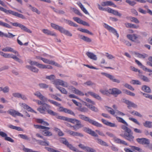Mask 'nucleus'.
I'll return each instance as SVG.
<instances>
[{"label":"nucleus","instance_id":"nucleus-31","mask_svg":"<svg viewBox=\"0 0 152 152\" xmlns=\"http://www.w3.org/2000/svg\"><path fill=\"white\" fill-rule=\"evenodd\" d=\"M42 31L45 34H47L48 35H50L52 36H56V34L53 32H51L50 30L47 29H43L42 30Z\"/></svg>","mask_w":152,"mask_h":152},{"label":"nucleus","instance_id":"nucleus-24","mask_svg":"<svg viewBox=\"0 0 152 152\" xmlns=\"http://www.w3.org/2000/svg\"><path fill=\"white\" fill-rule=\"evenodd\" d=\"M84 131L88 133L91 134L92 136L97 137H98V135L95 132L92 130L91 129L85 128H84Z\"/></svg>","mask_w":152,"mask_h":152},{"label":"nucleus","instance_id":"nucleus-54","mask_svg":"<svg viewBox=\"0 0 152 152\" xmlns=\"http://www.w3.org/2000/svg\"><path fill=\"white\" fill-rule=\"evenodd\" d=\"M73 10L74 12L76 14L80 16H83L82 14L80 12V11L78 10L76 8H73Z\"/></svg>","mask_w":152,"mask_h":152},{"label":"nucleus","instance_id":"nucleus-3","mask_svg":"<svg viewBox=\"0 0 152 152\" xmlns=\"http://www.w3.org/2000/svg\"><path fill=\"white\" fill-rule=\"evenodd\" d=\"M79 116L81 119L86 121L88 122L89 123L95 126L99 127L102 126V124L95 121L90 119L88 117L83 115H80Z\"/></svg>","mask_w":152,"mask_h":152},{"label":"nucleus","instance_id":"nucleus-52","mask_svg":"<svg viewBox=\"0 0 152 152\" xmlns=\"http://www.w3.org/2000/svg\"><path fill=\"white\" fill-rule=\"evenodd\" d=\"M48 101L50 102L51 103L53 104L54 105H55L59 107L61 105V104L58 103V102L53 101L52 100H48Z\"/></svg>","mask_w":152,"mask_h":152},{"label":"nucleus","instance_id":"nucleus-9","mask_svg":"<svg viewBox=\"0 0 152 152\" xmlns=\"http://www.w3.org/2000/svg\"><path fill=\"white\" fill-rule=\"evenodd\" d=\"M50 107L49 105L47 104H45V105H43L42 106H40V107L37 108V110L40 113L45 114L46 111L48 113V110H52L49 109Z\"/></svg>","mask_w":152,"mask_h":152},{"label":"nucleus","instance_id":"nucleus-39","mask_svg":"<svg viewBox=\"0 0 152 152\" xmlns=\"http://www.w3.org/2000/svg\"><path fill=\"white\" fill-rule=\"evenodd\" d=\"M143 125L146 127L149 128L152 127V122L149 121H146L143 123Z\"/></svg>","mask_w":152,"mask_h":152},{"label":"nucleus","instance_id":"nucleus-11","mask_svg":"<svg viewBox=\"0 0 152 152\" xmlns=\"http://www.w3.org/2000/svg\"><path fill=\"white\" fill-rule=\"evenodd\" d=\"M101 74L107 77L112 80L113 82L118 83H119L120 82V81L119 80L115 78V77L113 76L110 74L103 72H101Z\"/></svg>","mask_w":152,"mask_h":152},{"label":"nucleus","instance_id":"nucleus-41","mask_svg":"<svg viewBox=\"0 0 152 152\" xmlns=\"http://www.w3.org/2000/svg\"><path fill=\"white\" fill-rule=\"evenodd\" d=\"M49 129H44L45 130L43 131L42 132L43 133V134L45 136H51L52 135V133L49 131H48V130Z\"/></svg>","mask_w":152,"mask_h":152},{"label":"nucleus","instance_id":"nucleus-26","mask_svg":"<svg viewBox=\"0 0 152 152\" xmlns=\"http://www.w3.org/2000/svg\"><path fill=\"white\" fill-rule=\"evenodd\" d=\"M97 6L98 9L100 10L106 11L110 13H112L113 10L112 9L110 8L107 7V8H106L103 7L99 4H97Z\"/></svg>","mask_w":152,"mask_h":152},{"label":"nucleus","instance_id":"nucleus-4","mask_svg":"<svg viewBox=\"0 0 152 152\" xmlns=\"http://www.w3.org/2000/svg\"><path fill=\"white\" fill-rule=\"evenodd\" d=\"M0 10L4 12L7 14H12L13 15L21 18L23 19H25V18L22 14H19L17 12L13 11L11 10H7L6 9L0 6Z\"/></svg>","mask_w":152,"mask_h":152},{"label":"nucleus","instance_id":"nucleus-43","mask_svg":"<svg viewBox=\"0 0 152 152\" xmlns=\"http://www.w3.org/2000/svg\"><path fill=\"white\" fill-rule=\"evenodd\" d=\"M135 54L137 55V57L140 58H144L148 56V55L145 53L143 54H140L139 53L135 52Z\"/></svg>","mask_w":152,"mask_h":152},{"label":"nucleus","instance_id":"nucleus-37","mask_svg":"<svg viewBox=\"0 0 152 152\" xmlns=\"http://www.w3.org/2000/svg\"><path fill=\"white\" fill-rule=\"evenodd\" d=\"M80 38L85 42H91V39L88 37L82 35L80 36Z\"/></svg>","mask_w":152,"mask_h":152},{"label":"nucleus","instance_id":"nucleus-46","mask_svg":"<svg viewBox=\"0 0 152 152\" xmlns=\"http://www.w3.org/2000/svg\"><path fill=\"white\" fill-rule=\"evenodd\" d=\"M84 150L87 152H96L95 150L88 146H86Z\"/></svg>","mask_w":152,"mask_h":152},{"label":"nucleus","instance_id":"nucleus-35","mask_svg":"<svg viewBox=\"0 0 152 152\" xmlns=\"http://www.w3.org/2000/svg\"><path fill=\"white\" fill-rule=\"evenodd\" d=\"M142 89L144 91L147 93H150L151 92V90L150 88L148 86L145 85L142 86Z\"/></svg>","mask_w":152,"mask_h":152},{"label":"nucleus","instance_id":"nucleus-5","mask_svg":"<svg viewBox=\"0 0 152 152\" xmlns=\"http://www.w3.org/2000/svg\"><path fill=\"white\" fill-rule=\"evenodd\" d=\"M53 83L57 88V87H60L59 86V85L65 87H67L68 86V84L66 82L59 79L54 80L53 81Z\"/></svg>","mask_w":152,"mask_h":152},{"label":"nucleus","instance_id":"nucleus-61","mask_svg":"<svg viewBox=\"0 0 152 152\" xmlns=\"http://www.w3.org/2000/svg\"><path fill=\"white\" fill-rule=\"evenodd\" d=\"M39 144L42 145L48 146L49 145L48 142H47L42 140H40L39 142Z\"/></svg>","mask_w":152,"mask_h":152},{"label":"nucleus","instance_id":"nucleus-13","mask_svg":"<svg viewBox=\"0 0 152 152\" xmlns=\"http://www.w3.org/2000/svg\"><path fill=\"white\" fill-rule=\"evenodd\" d=\"M8 113L12 116L15 117L16 116L23 117V115L18 111L10 109L7 111Z\"/></svg>","mask_w":152,"mask_h":152},{"label":"nucleus","instance_id":"nucleus-51","mask_svg":"<svg viewBox=\"0 0 152 152\" xmlns=\"http://www.w3.org/2000/svg\"><path fill=\"white\" fill-rule=\"evenodd\" d=\"M29 7H31V9L33 12H35L38 14L40 13V11H39L37 8L32 7L31 5H30Z\"/></svg>","mask_w":152,"mask_h":152},{"label":"nucleus","instance_id":"nucleus-60","mask_svg":"<svg viewBox=\"0 0 152 152\" xmlns=\"http://www.w3.org/2000/svg\"><path fill=\"white\" fill-rule=\"evenodd\" d=\"M131 83L133 84L141 85V83L138 80H132L131 82Z\"/></svg>","mask_w":152,"mask_h":152},{"label":"nucleus","instance_id":"nucleus-45","mask_svg":"<svg viewBox=\"0 0 152 152\" xmlns=\"http://www.w3.org/2000/svg\"><path fill=\"white\" fill-rule=\"evenodd\" d=\"M100 92L103 94L108 95L110 94V89L109 90L101 89L100 90Z\"/></svg>","mask_w":152,"mask_h":152},{"label":"nucleus","instance_id":"nucleus-53","mask_svg":"<svg viewBox=\"0 0 152 152\" xmlns=\"http://www.w3.org/2000/svg\"><path fill=\"white\" fill-rule=\"evenodd\" d=\"M140 78L142 80L146 82H149L150 81V80L149 78L145 76L142 75L140 77Z\"/></svg>","mask_w":152,"mask_h":152},{"label":"nucleus","instance_id":"nucleus-20","mask_svg":"<svg viewBox=\"0 0 152 152\" xmlns=\"http://www.w3.org/2000/svg\"><path fill=\"white\" fill-rule=\"evenodd\" d=\"M126 36L128 39L133 42H136L139 37V36L137 35L134 34H129L127 35Z\"/></svg>","mask_w":152,"mask_h":152},{"label":"nucleus","instance_id":"nucleus-48","mask_svg":"<svg viewBox=\"0 0 152 152\" xmlns=\"http://www.w3.org/2000/svg\"><path fill=\"white\" fill-rule=\"evenodd\" d=\"M66 22L67 23L71 26H73L75 27H77L78 26V25L77 24L70 20H66Z\"/></svg>","mask_w":152,"mask_h":152},{"label":"nucleus","instance_id":"nucleus-10","mask_svg":"<svg viewBox=\"0 0 152 152\" xmlns=\"http://www.w3.org/2000/svg\"><path fill=\"white\" fill-rule=\"evenodd\" d=\"M11 23L14 26L19 27L22 30L25 31L29 33H31V31L30 29L21 24L18 23Z\"/></svg>","mask_w":152,"mask_h":152},{"label":"nucleus","instance_id":"nucleus-40","mask_svg":"<svg viewBox=\"0 0 152 152\" xmlns=\"http://www.w3.org/2000/svg\"><path fill=\"white\" fill-rule=\"evenodd\" d=\"M86 105L88 107V108L92 111L95 112H97L98 111V109L96 107L92 105L86 104Z\"/></svg>","mask_w":152,"mask_h":152},{"label":"nucleus","instance_id":"nucleus-38","mask_svg":"<svg viewBox=\"0 0 152 152\" xmlns=\"http://www.w3.org/2000/svg\"><path fill=\"white\" fill-rule=\"evenodd\" d=\"M34 126L36 129H50L49 127L38 125H34Z\"/></svg>","mask_w":152,"mask_h":152},{"label":"nucleus","instance_id":"nucleus-12","mask_svg":"<svg viewBox=\"0 0 152 152\" xmlns=\"http://www.w3.org/2000/svg\"><path fill=\"white\" fill-rule=\"evenodd\" d=\"M104 27L110 32H112L118 38L119 37V35L117 31L113 27L109 26L106 23H104Z\"/></svg>","mask_w":152,"mask_h":152},{"label":"nucleus","instance_id":"nucleus-18","mask_svg":"<svg viewBox=\"0 0 152 152\" xmlns=\"http://www.w3.org/2000/svg\"><path fill=\"white\" fill-rule=\"evenodd\" d=\"M66 132L68 134L72 136H80L81 137H82L83 136V134L81 133L74 132L70 130H67Z\"/></svg>","mask_w":152,"mask_h":152},{"label":"nucleus","instance_id":"nucleus-8","mask_svg":"<svg viewBox=\"0 0 152 152\" xmlns=\"http://www.w3.org/2000/svg\"><path fill=\"white\" fill-rule=\"evenodd\" d=\"M59 140L61 142L66 145L70 149L74 151H77V148L74 147L72 145L69 144L65 138H61L59 139Z\"/></svg>","mask_w":152,"mask_h":152},{"label":"nucleus","instance_id":"nucleus-30","mask_svg":"<svg viewBox=\"0 0 152 152\" xmlns=\"http://www.w3.org/2000/svg\"><path fill=\"white\" fill-rule=\"evenodd\" d=\"M2 50L4 52H11L17 54L18 53L17 51L14 50L11 47H7L2 49Z\"/></svg>","mask_w":152,"mask_h":152},{"label":"nucleus","instance_id":"nucleus-28","mask_svg":"<svg viewBox=\"0 0 152 152\" xmlns=\"http://www.w3.org/2000/svg\"><path fill=\"white\" fill-rule=\"evenodd\" d=\"M4 36L5 37L12 38L14 37L15 35H13L12 33L8 32V34H4L3 32L0 31V37H3Z\"/></svg>","mask_w":152,"mask_h":152},{"label":"nucleus","instance_id":"nucleus-50","mask_svg":"<svg viewBox=\"0 0 152 152\" xmlns=\"http://www.w3.org/2000/svg\"><path fill=\"white\" fill-rule=\"evenodd\" d=\"M130 113L133 115H136L140 117H142V115L137 111H133L130 112Z\"/></svg>","mask_w":152,"mask_h":152},{"label":"nucleus","instance_id":"nucleus-22","mask_svg":"<svg viewBox=\"0 0 152 152\" xmlns=\"http://www.w3.org/2000/svg\"><path fill=\"white\" fill-rule=\"evenodd\" d=\"M69 122L72 123L73 124H75L76 123L75 125L78 127H79L80 128L83 126L80 121L76 119L70 118Z\"/></svg>","mask_w":152,"mask_h":152},{"label":"nucleus","instance_id":"nucleus-25","mask_svg":"<svg viewBox=\"0 0 152 152\" xmlns=\"http://www.w3.org/2000/svg\"><path fill=\"white\" fill-rule=\"evenodd\" d=\"M101 121L102 123L105 125L111 127H116L117 126L115 124L109 122L104 119H102Z\"/></svg>","mask_w":152,"mask_h":152},{"label":"nucleus","instance_id":"nucleus-17","mask_svg":"<svg viewBox=\"0 0 152 152\" xmlns=\"http://www.w3.org/2000/svg\"><path fill=\"white\" fill-rule=\"evenodd\" d=\"M20 104L21 107L23 108L24 109H26L28 111L37 113V112L36 111L34 110L31 107L27 105L26 104L22 103Z\"/></svg>","mask_w":152,"mask_h":152},{"label":"nucleus","instance_id":"nucleus-42","mask_svg":"<svg viewBox=\"0 0 152 152\" xmlns=\"http://www.w3.org/2000/svg\"><path fill=\"white\" fill-rule=\"evenodd\" d=\"M77 30L81 32L87 33L88 34L91 35H93V34L92 32L90 31L89 30L87 29H83L82 28H78Z\"/></svg>","mask_w":152,"mask_h":152},{"label":"nucleus","instance_id":"nucleus-62","mask_svg":"<svg viewBox=\"0 0 152 152\" xmlns=\"http://www.w3.org/2000/svg\"><path fill=\"white\" fill-rule=\"evenodd\" d=\"M149 61L147 62V64L150 66L152 67V56H150L148 58Z\"/></svg>","mask_w":152,"mask_h":152},{"label":"nucleus","instance_id":"nucleus-59","mask_svg":"<svg viewBox=\"0 0 152 152\" xmlns=\"http://www.w3.org/2000/svg\"><path fill=\"white\" fill-rule=\"evenodd\" d=\"M39 86L40 88H48V86L45 84L41 83L39 84Z\"/></svg>","mask_w":152,"mask_h":152},{"label":"nucleus","instance_id":"nucleus-16","mask_svg":"<svg viewBox=\"0 0 152 152\" xmlns=\"http://www.w3.org/2000/svg\"><path fill=\"white\" fill-rule=\"evenodd\" d=\"M69 89L71 90L72 91L73 93L80 96H83L84 95V93L80 91L79 90L75 88L73 86H70L69 87Z\"/></svg>","mask_w":152,"mask_h":152},{"label":"nucleus","instance_id":"nucleus-47","mask_svg":"<svg viewBox=\"0 0 152 152\" xmlns=\"http://www.w3.org/2000/svg\"><path fill=\"white\" fill-rule=\"evenodd\" d=\"M57 89H58L62 94H66L67 93V91L64 88L61 87H57Z\"/></svg>","mask_w":152,"mask_h":152},{"label":"nucleus","instance_id":"nucleus-21","mask_svg":"<svg viewBox=\"0 0 152 152\" xmlns=\"http://www.w3.org/2000/svg\"><path fill=\"white\" fill-rule=\"evenodd\" d=\"M34 95L44 102H47L48 99L45 97L39 91L36 92L34 94Z\"/></svg>","mask_w":152,"mask_h":152},{"label":"nucleus","instance_id":"nucleus-64","mask_svg":"<svg viewBox=\"0 0 152 152\" xmlns=\"http://www.w3.org/2000/svg\"><path fill=\"white\" fill-rule=\"evenodd\" d=\"M124 86L128 88V89H129L131 91H133L134 90V88H133L131 86L129 85L128 84H127V83L125 84Z\"/></svg>","mask_w":152,"mask_h":152},{"label":"nucleus","instance_id":"nucleus-33","mask_svg":"<svg viewBox=\"0 0 152 152\" xmlns=\"http://www.w3.org/2000/svg\"><path fill=\"white\" fill-rule=\"evenodd\" d=\"M77 4L81 8V10L85 14H88V11L83 7V5L81 2H78L77 3Z\"/></svg>","mask_w":152,"mask_h":152},{"label":"nucleus","instance_id":"nucleus-15","mask_svg":"<svg viewBox=\"0 0 152 152\" xmlns=\"http://www.w3.org/2000/svg\"><path fill=\"white\" fill-rule=\"evenodd\" d=\"M136 140L138 142L143 145H148L150 143L149 140L145 138H137Z\"/></svg>","mask_w":152,"mask_h":152},{"label":"nucleus","instance_id":"nucleus-14","mask_svg":"<svg viewBox=\"0 0 152 152\" xmlns=\"http://www.w3.org/2000/svg\"><path fill=\"white\" fill-rule=\"evenodd\" d=\"M58 110L60 111L66 113H67L72 115H75V114L72 111L63 107H59Z\"/></svg>","mask_w":152,"mask_h":152},{"label":"nucleus","instance_id":"nucleus-19","mask_svg":"<svg viewBox=\"0 0 152 152\" xmlns=\"http://www.w3.org/2000/svg\"><path fill=\"white\" fill-rule=\"evenodd\" d=\"M40 59L45 63L51 64L58 66H59V64L56 63L54 61L50 60L43 58H41Z\"/></svg>","mask_w":152,"mask_h":152},{"label":"nucleus","instance_id":"nucleus-32","mask_svg":"<svg viewBox=\"0 0 152 152\" xmlns=\"http://www.w3.org/2000/svg\"><path fill=\"white\" fill-rule=\"evenodd\" d=\"M26 67L30 70L32 72L35 73H37L39 71V70L38 69L33 66L27 65L26 66Z\"/></svg>","mask_w":152,"mask_h":152},{"label":"nucleus","instance_id":"nucleus-1","mask_svg":"<svg viewBox=\"0 0 152 152\" xmlns=\"http://www.w3.org/2000/svg\"><path fill=\"white\" fill-rule=\"evenodd\" d=\"M116 118L118 122L124 124L121 125V128L124 131L125 133L124 134H120V136L130 142H133L134 137L133 135V133L131 130L128 127V124L124 119L120 117L117 116Z\"/></svg>","mask_w":152,"mask_h":152},{"label":"nucleus","instance_id":"nucleus-58","mask_svg":"<svg viewBox=\"0 0 152 152\" xmlns=\"http://www.w3.org/2000/svg\"><path fill=\"white\" fill-rule=\"evenodd\" d=\"M98 142L102 145L107 146V143L101 139H98Z\"/></svg>","mask_w":152,"mask_h":152},{"label":"nucleus","instance_id":"nucleus-2","mask_svg":"<svg viewBox=\"0 0 152 152\" xmlns=\"http://www.w3.org/2000/svg\"><path fill=\"white\" fill-rule=\"evenodd\" d=\"M51 26L54 29L59 31L61 33L68 36L71 37L72 34L68 30L65 29L63 27L53 23H51Z\"/></svg>","mask_w":152,"mask_h":152},{"label":"nucleus","instance_id":"nucleus-55","mask_svg":"<svg viewBox=\"0 0 152 152\" xmlns=\"http://www.w3.org/2000/svg\"><path fill=\"white\" fill-rule=\"evenodd\" d=\"M142 69L145 71L150 72L151 73H150L149 74V75H152V70L151 69L147 68L145 66H142Z\"/></svg>","mask_w":152,"mask_h":152},{"label":"nucleus","instance_id":"nucleus-27","mask_svg":"<svg viewBox=\"0 0 152 152\" xmlns=\"http://www.w3.org/2000/svg\"><path fill=\"white\" fill-rule=\"evenodd\" d=\"M86 55L90 58L94 60H96L97 59V57L96 55L92 53L89 52H87L86 53Z\"/></svg>","mask_w":152,"mask_h":152},{"label":"nucleus","instance_id":"nucleus-34","mask_svg":"<svg viewBox=\"0 0 152 152\" xmlns=\"http://www.w3.org/2000/svg\"><path fill=\"white\" fill-rule=\"evenodd\" d=\"M115 142L117 143L127 145V143L124 141L120 139L115 138L114 139Z\"/></svg>","mask_w":152,"mask_h":152},{"label":"nucleus","instance_id":"nucleus-63","mask_svg":"<svg viewBox=\"0 0 152 152\" xmlns=\"http://www.w3.org/2000/svg\"><path fill=\"white\" fill-rule=\"evenodd\" d=\"M132 149L134 150H136L139 152H143V151L140 148L135 146H132Z\"/></svg>","mask_w":152,"mask_h":152},{"label":"nucleus","instance_id":"nucleus-49","mask_svg":"<svg viewBox=\"0 0 152 152\" xmlns=\"http://www.w3.org/2000/svg\"><path fill=\"white\" fill-rule=\"evenodd\" d=\"M77 110L82 112H86L88 111V109L85 107H80L77 109Z\"/></svg>","mask_w":152,"mask_h":152},{"label":"nucleus","instance_id":"nucleus-36","mask_svg":"<svg viewBox=\"0 0 152 152\" xmlns=\"http://www.w3.org/2000/svg\"><path fill=\"white\" fill-rule=\"evenodd\" d=\"M101 4L103 7L112 6V5L113 4V3L111 1H104L102 2Z\"/></svg>","mask_w":152,"mask_h":152},{"label":"nucleus","instance_id":"nucleus-6","mask_svg":"<svg viewBox=\"0 0 152 152\" xmlns=\"http://www.w3.org/2000/svg\"><path fill=\"white\" fill-rule=\"evenodd\" d=\"M48 114L53 116H55L56 118L62 120L69 122L70 118L58 115V113L53 110H48Z\"/></svg>","mask_w":152,"mask_h":152},{"label":"nucleus","instance_id":"nucleus-23","mask_svg":"<svg viewBox=\"0 0 152 152\" xmlns=\"http://www.w3.org/2000/svg\"><path fill=\"white\" fill-rule=\"evenodd\" d=\"M110 94L113 95H118L121 93V91L118 88H114L112 89H110Z\"/></svg>","mask_w":152,"mask_h":152},{"label":"nucleus","instance_id":"nucleus-7","mask_svg":"<svg viewBox=\"0 0 152 152\" xmlns=\"http://www.w3.org/2000/svg\"><path fill=\"white\" fill-rule=\"evenodd\" d=\"M48 114L53 116H55L56 118L62 120L69 122L70 118L58 115V113L53 110H48Z\"/></svg>","mask_w":152,"mask_h":152},{"label":"nucleus","instance_id":"nucleus-56","mask_svg":"<svg viewBox=\"0 0 152 152\" xmlns=\"http://www.w3.org/2000/svg\"><path fill=\"white\" fill-rule=\"evenodd\" d=\"M45 148L48 151L51 152H61L55 150L52 148H51L49 147H45Z\"/></svg>","mask_w":152,"mask_h":152},{"label":"nucleus","instance_id":"nucleus-57","mask_svg":"<svg viewBox=\"0 0 152 152\" xmlns=\"http://www.w3.org/2000/svg\"><path fill=\"white\" fill-rule=\"evenodd\" d=\"M126 2L129 4L130 5L133 6L134 5H135L136 3L135 2V1H131L129 0H126Z\"/></svg>","mask_w":152,"mask_h":152},{"label":"nucleus","instance_id":"nucleus-44","mask_svg":"<svg viewBox=\"0 0 152 152\" xmlns=\"http://www.w3.org/2000/svg\"><path fill=\"white\" fill-rule=\"evenodd\" d=\"M0 26L8 28H12V27L10 25L1 21H0Z\"/></svg>","mask_w":152,"mask_h":152},{"label":"nucleus","instance_id":"nucleus-29","mask_svg":"<svg viewBox=\"0 0 152 152\" xmlns=\"http://www.w3.org/2000/svg\"><path fill=\"white\" fill-rule=\"evenodd\" d=\"M124 102L128 105V107L129 108H130L131 107L134 108H136L137 107V105L136 104L128 100H125L124 101Z\"/></svg>","mask_w":152,"mask_h":152}]
</instances>
